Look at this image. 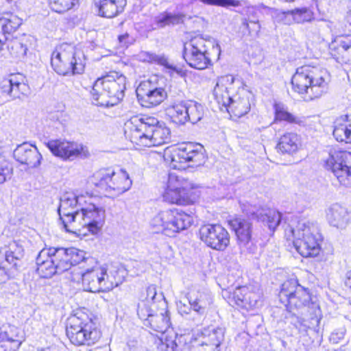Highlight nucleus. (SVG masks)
<instances>
[{
  "instance_id": "1",
  "label": "nucleus",
  "mask_w": 351,
  "mask_h": 351,
  "mask_svg": "<svg viewBox=\"0 0 351 351\" xmlns=\"http://www.w3.org/2000/svg\"><path fill=\"white\" fill-rule=\"evenodd\" d=\"M126 138L142 147L159 146L170 141L171 131L165 123L147 115L131 117L125 123Z\"/></svg>"
},
{
  "instance_id": "2",
  "label": "nucleus",
  "mask_w": 351,
  "mask_h": 351,
  "mask_svg": "<svg viewBox=\"0 0 351 351\" xmlns=\"http://www.w3.org/2000/svg\"><path fill=\"white\" fill-rule=\"evenodd\" d=\"M330 75L325 69L304 65L297 69L291 79L293 90L305 101L321 97L328 90Z\"/></svg>"
},
{
  "instance_id": "3",
  "label": "nucleus",
  "mask_w": 351,
  "mask_h": 351,
  "mask_svg": "<svg viewBox=\"0 0 351 351\" xmlns=\"http://www.w3.org/2000/svg\"><path fill=\"white\" fill-rule=\"evenodd\" d=\"M80 273L82 287L84 291L98 293L112 290L122 282L124 271L121 269L107 272L104 265H100L93 257L86 258Z\"/></svg>"
},
{
  "instance_id": "4",
  "label": "nucleus",
  "mask_w": 351,
  "mask_h": 351,
  "mask_svg": "<svg viewBox=\"0 0 351 351\" xmlns=\"http://www.w3.org/2000/svg\"><path fill=\"white\" fill-rule=\"evenodd\" d=\"M285 236L287 240L292 241L297 252L303 257L317 256L321 251V235L313 223L300 220L295 226L288 225Z\"/></svg>"
},
{
  "instance_id": "5",
  "label": "nucleus",
  "mask_w": 351,
  "mask_h": 351,
  "mask_svg": "<svg viewBox=\"0 0 351 351\" xmlns=\"http://www.w3.org/2000/svg\"><path fill=\"white\" fill-rule=\"evenodd\" d=\"M126 77L117 72H110L94 83L91 95L93 104L99 106H112L124 97Z\"/></svg>"
},
{
  "instance_id": "6",
  "label": "nucleus",
  "mask_w": 351,
  "mask_h": 351,
  "mask_svg": "<svg viewBox=\"0 0 351 351\" xmlns=\"http://www.w3.org/2000/svg\"><path fill=\"white\" fill-rule=\"evenodd\" d=\"M91 182L100 191L112 197L119 196L128 191L132 182L126 171L101 169L92 176Z\"/></svg>"
},
{
  "instance_id": "7",
  "label": "nucleus",
  "mask_w": 351,
  "mask_h": 351,
  "mask_svg": "<svg viewBox=\"0 0 351 351\" xmlns=\"http://www.w3.org/2000/svg\"><path fill=\"white\" fill-rule=\"evenodd\" d=\"M82 53L67 43L56 47L51 56V64L59 75H69L80 74L84 69Z\"/></svg>"
},
{
  "instance_id": "8",
  "label": "nucleus",
  "mask_w": 351,
  "mask_h": 351,
  "mask_svg": "<svg viewBox=\"0 0 351 351\" xmlns=\"http://www.w3.org/2000/svg\"><path fill=\"white\" fill-rule=\"evenodd\" d=\"M66 335L76 346H92L101 338V334L86 315H74L68 319Z\"/></svg>"
},
{
  "instance_id": "9",
  "label": "nucleus",
  "mask_w": 351,
  "mask_h": 351,
  "mask_svg": "<svg viewBox=\"0 0 351 351\" xmlns=\"http://www.w3.org/2000/svg\"><path fill=\"white\" fill-rule=\"evenodd\" d=\"M164 158L175 169H185L186 163H189L188 167H197L205 162L202 146L192 143H184L167 148Z\"/></svg>"
},
{
  "instance_id": "10",
  "label": "nucleus",
  "mask_w": 351,
  "mask_h": 351,
  "mask_svg": "<svg viewBox=\"0 0 351 351\" xmlns=\"http://www.w3.org/2000/svg\"><path fill=\"white\" fill-rule=\"evenodd\" d=\"M86 199H93L88 192H66L61 197L58 213L66 232L77 233L79 226L77 225V214L80 213Z\"/></svg>"
},
{
  "instance_id": "11",
  "label": "nucleus",
  "mask_w": 351,
  "mask_h": 351,
  "mask_svg": "<svg viewBox=\"0 0 351 351\" xmlns=\"http://www.w3.org/2000/svg\"><path fill=\"white\" fill-rule=\"evenodd\" d=\"M193 223V216L178 209L160 211L151 221V225L157 232L169 237L189 228Z\"/></svg>"
},
{
  "instance_id": "12",
  "label": "nucleus",
  "mask_w": 351,
  "mask_h": 351,
  "mask_svg": "<svg viewBox=\"0 0 351 351\" xmlns=\"http://www.w3.org/2000/svg\"><path fill=\"white\" fill-rule=\"evenodd\" d=\"M210 40L202 36L192 37L184 44L183 58L192 68L202 70L210 64L211 60L208 52Z\"/></svg>"
},
{
  "instance_id": "13",
  "label": "nucleus",
  "mask_w": 351,
  "mask_h": 351,
  "mask_svg": "<svg viewBox=\"0 0 351 351\" xmlns=\"http://www.w3.org/2000/svg\"><path fill=\"white\" fill-rule=\"evenodd\" d=\"M224 330L221 328L206 327L190 335L189 348L194 351H220Z\"/></svg>"
},
{
  "instance_id": "14",
  "label": "nucleus",
  "mask_w": 351,
  "mask_h": 351,
  "mask_svg": "<svg viewBox=\"0 0 351 351\" xmlns=\"http://www.w3.org/2000/svg\"><path fill=\"white\" fill-rule=\"evenodd\" d=\"M46 147L56 157L63 161H73L77 158H87L90 152L87 146L75 141L51 139L45 142Z\"/></svg>"
},
{
  "instance_id": "15",
  "label": "nucleus",
  "mask_w": 351,
  "mask_h": 351,
  "mask_svg": "<svg viewBox=\"0 0 351 351\" xmlns=\"http://www.w3.org/2000/svg\"><path fill=\"white\" fill-rule=\"evenodd\" d=\"M193 189V184L189 180L171 173L169 174L162 197L165 202L171 204H186Z\"/></svg>"
},
{
  "instance_id": "16",
  "label": "nucleus",
  "mask_w": 351,
  "mask_h": 351,
  "mask_svg": "<svg viewBox=\"0 0 351 351\" xmlns=\"http://www.w3.org/2000/svg\"><path fill=\"white\" fill-rule=\"evenodd\" d=\"M91 199H86V202L82 207L80 213L77 214V225L79 230L87 228L92 234H97L102 228L106 217V210L95 205Z\"/></svg>"
},
{
  "instance_id": "17",
  "label": "nucleus",
  "mask_w": 351,
  "mask_h": 351,
  "mask_svg": "<svg viewBox=\"0 0 351 351\" xmlns=\"http://www.w3.org/2000/svg\"><path fill=\"white\" fill-rule=\"evenodd\" d=\"M328 169L332 171L339 182L343 185L351 183V153L343 150H331L325 162Z\"/></svg>"
},
{
  "instance_id": "18",
  "label": "nucleus",
  "mask_w": 351,
  "mask_h": 351,
  "mask_svg": "<svg viewBox=\"0 0 351 351\" xmlns=\"http://www.w3.org/2000/svg\"><path fill=\"white\" fill-rule=\"evenodd\" d=\"M136 91L138 101L146 108L158 106L167 97V92L159 86L156 76L141 82Z\"/></svg>"
},
{
  "instance_id": "19",
  "label": "nucleus",
  "mask_w": 351,
  "mask_h": 351,
  "mask_svg": "<svg viewBox=\"0 0 351 351\" xmlns=\"http://www.w3.org/2000/svg\"><path fill=\"white\" fill-rule=\"evenodd\" d=\"M200 240L208 247L223 251L230 243V236L228 231L219 224H205L199 230Z\"/></svg>"
},
{
  "instance_id": "20",
  "label": "nucleus",
  "mask_w": 351,
  "mask_h": 351,
  "mask_svg": "<svg viewBox=\"0 0 351 351\" xmlns=\"http://www.w3.org/2000/svg\"><path fill=\"white\" fill-rule=\"evenodd\" d=\"M52 258L58 269V274H62L71 266L83 263L86 253L75 247H49Z\"/></svg>"
},
{
  "instance_id": "21",
  "label": "nucleus",
  "mask_w": 351,
  "mask_h": 351,
  "mask_svg": "<svg viewBox=\"0 0 351 351\" xmlns=\"http://www.w3.org/2000/svg\"><path fill=\"white\" fill-rule=\"evenodd\" d=\"M223 296L230 306L247 310L258 306L261 302L260 294L246 287H237L232 293L226 291Z\"/></svg>"
},
{
  "instance_id": "22",
  "label": "nucleus",
  "mask_w": 351,
  "mask_h": 351,
  "mask_svg": "<svg viewBox=\"0 0 351 351\" xmlns=\"http://www.w3.org/2000/svg\"><path fill=\"white\" fill-rule=\"evenodd\" d=\"M253 99L252 93L244 88H239L237 93L232 95L228 112L230 116L241 117L249 112Z\"/></svg>"
},
{
  "instance_id": "23",
  "label": "nucleus",
  "mask_w": 351,
  "mask_h": 351,
  "mask_svg": "<svg viewBox=\"0 0 351 351\" xmlns=\"http://www.w3.org/2000/svg\"><path fill=\"white\" fill-rule=\"evenodd\" d=\"M234 80V77L231 75L221 76L218 78L214 88L213 95L221 111L228 110L232 101V95H230V92L233 88Z\"/></svg>"
},
{
  "instance_id": "24",
  "label": "nucleus",
  "mask_w": 351,
  "mask_h": 351,
  "mask_svg": "<svg viewBox=\"0 0 351 351\" xmlns=\"http://www.w3.org/2000/svg\"><path fill=\"white\" fill-rule=\"evenodd\" d=\"M13 156L16 161L29 168L38 167L42 160V155L37 147L27 143L18 145L14 150Z\"/></svg>"
},
{
  "instance_id": "25",
  "label": "nucleus",
  "mask_w": 351,
  "mask_h": 351,
  "mask_svg": "<svg viewBox=\"0 0 351 351\" xmlns=\"http://www.w3.org/2000/svg\"><path fill=\"white\" fill-rule=\"evenodd\" d=\"M275 120L284 121L289 123L296 124L302 127L313 128L319 122L318 117H298L294 115L287 110V108L282 104L274 105Z\"/></svg>"
},
{
  "instance_id": "26",
  "label": "nucleus",
  "mask_w": 351,
  "mask_h": 351,
  "mask_svg": "<svg viewBox=\"0 0 351 351\" xmlns=\"http://www.w3.org/2000/svg\"><path fill=\"white\" fill-rule=\"evenodd\" d=\"M311 300V298L309 291L301 286L298 287V291L289 298L287 304H285V306L289 311L307 307L308 309L312 310V314L315 317H317L319 313V308L316 303H310Z\"/></svg>"
},
{
  "instance_id": "27",
  "label": "nucleus",
  "mask_w": 351,
  "mask_h": 351,
  "mask_svg": "<svg viewBox=\"0 0 351 351\" xmlns=\"http://www.w3.org/2000/svg\"><path fill=\"white\" fill-rule=\"evenodd\" d=\"M330 49L338 62L351 64V35L337 37L331 44Z\"/></svg>"
},
{
  "instance_id": "28",
  "label": "nucleus",
  "mask_w": 351,
  "mask_h": 351,
  "mask_svg": "<svg viewBox=\"0 0 351 351\" xmlns=\"http://www.w3.org/2000/svg\"><path fill=\"white\" fill-rule=\"evenodd\" d=\"M186 297L191 309L199 315H204L207 307L212 303L210 295L197 287L191 288Z\"/></svg>"
},
{
  "instance_id": "29",
  "label": "nucleus",
  "mask_w": 351,
  "mask_h": 351,
  "mask_svg": "<svg viewBox=\"0 0 351 351\" xmlns=\"http://www.w3.org/2000/svg\"><path fill=\"white\" fill-rule=\"evenodd\" d=\"M49 247H45L36 258L37 273L41 278H47L58 274V269Z\"/></svg>"
},
{
  "instance_id": "30",
  "label": "nucleus",
  "mask_w": 351,
  "mask_h": 351,
  "mask_svg": "<svg viewBox=\"0 0 351 351\" xmlns=\"http://www.w3.org/2000/svg\"><path fill=\"white\" fill-rule=\"evenodd\" d=\"M22 343V337L19 329L13 326H8L0 332V351H16Z\"/></svg>"
},
{
  "instance_id": "31",
  "label": "nucleus",
  "mask_w": 351,
  "mask_h": 351,
  "mask_svg": "<svg viewBox=\"0 0 351 351\" xmlns=\"http://www.w3.org/2000/svg\"><path fill=\"white\" fill-rule=\"evenodd\" d=\"M229 225L234 231L239 245L245 247L252 237V223L248 219L234 218L229 221Z\"/></svg>"
},
{
  "instance_id": "32",
  "label": "nucleus",
  "mask_w": 351,
  "mask_h": 351,
  "mask_svg": "<svg viewBox=\"0 0 351 351\" xmlns=\"http://www.w3.org/2000/svg\"><path fill=\"white\" fill-rule=\"evenodd\" d=\"M301 147L300 135L295 132H286L279 138L276 149L281 154L292 155L298 152Z\"/></svg>"
},
{
  "instance_id": "33",
  "label": "nucleus",
  "mask_w": 351,
  "mask_h": 351,
  "mask_svg": "<svg viewBox=\"0 0 351 351\" xmlns=\"http://www.w3.org/2000/svg\"><path fill=\"white\" fill-rule=\"evenodd\" d=\"M328 223L337 228H345L349 221L348 213L346 208L339 204L331 205L326 211Z\"/></svg>"
},
{
  "instance_id": "34",
  "label": "nucleus",
  "mask_w": 351,
  "mask_h": 351,
  "mask_svg": "<svg viewBox=\"0 0 351 351\" xmlns=\"http://www.w3.org/2000/svg\"><path fill=\"white\" fill-rule=\"evenodd\" d=\"M22 19L16 15L0 18V51L8 40V36L21 25Z\"/></svg>"
},
{
  "instance_id": "35",
  "label": "nucleus",
  "mask_w": 351,
  "mask_h": 351,
  "mask_svg": "<svg viewBox=\"0 0 351 351\" xmlns=\"http://www.w3.org/2000/svg\"><path fill=\"white\" fill-rule=\"evenodd\" d=\"M333 128L332 134L337 141L351 144V114L337 118Z\"/></svg>"
},
{
  "instance_id": "36",
  "label": "nucleus",
  "mask_w": 351,
  "mask_h": 351,
  "mask_svg": "<svg viewBox=\"0 0 351 351\" xmlns=\"http://www.w3.org/2000/svg\"><path fill=\"white\" fill-rule=\"evenodd\" d=\"M126 0H99L95 2L99 14L103 17L113 18L123 12Z\"/></svg>"
},
{
  "instance_id": "37",
  "label": "nucleus",
  "mask_w": 351,
  "mask_h": 351,
  "mask_svg": "<svg viewBox=\"0 0 351 351\" xmlns=\"http://www.w3.org/2000/svg\"><path fill=\"white\" fill-rule=\"evenodd\" d=\"M145 326H149L156 332L165 333L170 326L169 311L165 308L159 313H154L145 322Z\"/></svg>"
},
{
  "instance_id": "38",
  "label": "nucleus",
  "mask_w": 351,
  "mask_h": 351,
  "mask_svg": "<svg viewBox=\"0 0 351 351\" xmlns=\"http://www.w3.org/2000/svg\"><path fill=\"white\" fill-rule=\"evenodd\" d=\"M167 113L172 122L183 125L186 122V100L174 101L167 108Z\"/></svg>"
},
{
  "instance_id": "39",
  "label": "nucleus",
  "mask_w": 351,
  "mask_h": 351,
  "mask_svg": "<svg viewBox=\"0 0 351 351\" xmlns=\"http://www.w3.org/2000/svg\"><path fill=\"white\" fill-rule=\"evenodd\" d=\"M139 61L149 63H155L165 66V68L174 71L177 73L182 72V70L178 69L173 64L169 62L168 58L164 55H156L148 51H141L137 55Z\"/></svg>"
},
{
  "instance_id": "40",
  "label": "nucleus",
  "mask_w": 351,
  "mask_h": 351,
  "mask_svg": "<svg viewBox=\"0 0 351 351\" xmlns=\"http://www.w3.org/2000/svg\"><path fill=\"white\" fill-rule=\"evenodd\" d=\"M22 84L18 80L17 76L10 75L0 81V90L12 99L19 97Z\"/></svg>"
},
{
  "instance_id": "41",
  "label": "nucleus",
  "mask_w": 351,
  "mask_h": 351,
  "mask_svg": "<svg viewBox=\"0 0 351 351\" xmlns=\"http://www.w3.org/2000/svg\"><path fill=\"white\" fill-rule=\"evenodd\" d=\"M190 334L176 335L174 338H166L162 341L160 349L162 351H181L189 344Z\"/></svg>"
},
{
  "instance_id": "42",
  "label": "nucleus",
  "mask_w": 351,
  "mask_h": 351,
  "mask_svg": "<svg viewBox=\"0 0 351 351\" xmlns=\"http://www.w3.org/2000/svg\"><path fill=\"white\" fill-rule=\"evenodd\" d=\"M281 17L291 16L294 22L304 23L311 22L314 19L313 12L307 8H296L291 10L281 12L279 13Z\"/></svg>"
},
{
  "instance_id": "43",
  "label": "nucleus",
  "mask_w": 351,
  "mask_h": 351,
  "mask_svg": "<svg viewBox=\"0 0 351 351\" xmlns=\"http://www.w3.org/2000/svg\"><path fill=\"white\" fill-rule=\"evenodd\" d=\"M204 115V106L193 100H186V122L189 121L193 124L199 122Z\"/></svg>"
},
{
  "instance_id": "44",
  "label": "nucleus",
  "mask_w": 351,
  "mask_h": 351,
  "mask_svg": "<svg viewBox=\"0 0 351 351\" xmlns=\"http://www.w3.org/2000/svg\"><path fill=\"white\" fill-rule=\"evenodd\" d=\"M300 287L301 285L295 279H290L284 282L279 293V299L281 303L284 305L287 304L289 298L298 291V287Z\"/></svg>"
},
{
  "instance_id": "45",
  "label": "nucleus",
  "mask_w": 351,
  "mask_h": 351,
  "mask_svg": "<svg viewBox=\"0 0 351 351\" xmlns=\"http://www.w3.org/2000/svg\"><path fill=\"white\" fill-rule=\"evenodd\" d=\"M23 256V248L18 242L13 241L9 244V251L6 252V261L14 267H17L16 261Z\"/></svg>"
},
{
  "instance_id": "46",
  "label": "nucleus",
  "mask_w": 351,
  "mask_h": 351,
  "mask_svg": "<svg viewBox=\"0 0 351 351\" xmlns=\"http://www.w3.org/2000/svg\"><path fill=\"white\" fill-rule=\"evenodd\" d=\"M184 21V15L172 14L164 12L156 17V22L158 27H163L166 25L179 24Z\"/></svg>"
},
{
  "instance_id": "47",
  "label": "nucleus",
  "mask_w": 351,
  "mask_h": 351,
  "mask_svg": "<svg viewBox=\"0 0 351 351\" xmlns=\"http://www.w3.org/2000/svg\"><path fill=\"white\" fill-rule=\"evenodd\" d=\"M10 53L19 59H23L27 53V47L18 40L11 41L8 45Z\"/></svg>"
},
{
  "instance_id": "48",
  "label": "nucleus",
  "mask_w": 351,
  "mask_h": 351,
  "mask_svg": "<svg viewBox=\"0 0 351 351\" xmlns=\"http://www.w3.org/2000/svg\"><path fill=\"white\" fill-rule=\"evenodd\" d=\"M281 214L276 210H269L263 216V221L270 230L274 231L280 224Z\"/></svg>"
},
{
  "instance_id": "49",
  "label": "nucleus",
  "mask_w": 351,
  "mask_h": 351,
  "mask_svg": "<svg viewBox=\"0 0 351 351\" xmlns=\"http://www.w3.org/2000/svg\"><path fill=\"white\" fill-rule=\"evenodd\" d=\"M156 306H152V304L148 303L147 301H141L138 304L137 314L141 319L143 321L144 325L148 321V319L152 316L153 308Z\"/></svg>"
},
{
  "instance_id": "50",
  "label": "nucleus",
  "mask_w": 351,
  "mask_h": 351,
  "mask_svg": "<svg viewBox=\"0 0 351 351\" xmlns=\"http://www.w3.org/2000/svg\"><path fill=\"white\" fill-rule=\"evenodd\" d=\"M163 300V295L161 293H158L156 287L155 285H149L146 290V296L142 301H147L148 303L152 304V306H156V303L160 302L162 305L166 304Z\"/></svg>"
},
{
  "instance_id": "51",
  "label": "nucleus",
  "mask_w": 351,
  "mask_h": 351,
  "mask_svg": "<svg viewBox=\"0 0 351 351\" xmlns=\"http://www.w3.org/2000/svg\"><path fill=\"white\" fill-rule=\"evenodd\" d=\"M75 0H49L52 10L61 13L70 10L74 5Z\"/></svg>"
},
{
  "instance_id": "52",
  "label": "nucleus",
  "mask_w": 351,
  "mask_h": 351,
  "mask_svg": "<svg viewBox=\"0 0 351 351\" xmlns=\"http://www.w3.org/2000/svg\"><path fill=\"white\" fill-rule=\"evenodd\" d=\"M12 169L7 160L0 156V184L3 183L10 176Z\"/></svg>"
},
{
  "instance_id": "53",
  "label": "nucleus",
  "mask_w": 351,
  "mask_h": 351,
  "mask_svg": "<svg viewBox=\"0 0 351 351\" xmlns=\"http://www.w3.org/2000/svg\"><path fill=\"white\" fill-rule=\"evenodd\" d=\"M204 3L215 5L219 6H237L239 1L237 0H200Z\"/></svg>"
},
{
  "instance_id": "54",
  "label": "nucleus",
  "mask_w": 351,
  "mask_h": 351,
  "mask_svg": "<svg viewBox=\"0 0 351 351\" xmlns=\"http://www.w3.org/2000/svg\"><path fill=\"white\" fill-rule=\"evenodd\" d=\"M346 334V329L341 328L332 332L330 340L334 343H337L341 339H343Z\"/></svg>"
},
{
  "instance_id": "55",
  "label": "nucleus",
  "mask_w": 351,
  "mask_h": 351,
  "mask_svg": "<svg viewBox=\"0 0 351 351\" xmlns=\"http://www.w3.org/2000/svg\"><path fill=\"white\" fill-rule=\"evenodd\" d=\"M129 38H130L129 34L127 33L120 35L118 37V40H119L121 47H128V45L130 43Z\"/></svg>"
},
{
  "instance_id": "56",
  "label": "nucleus",
  "mask_w": 351,
  "mask_h": 351,
  "mask_svg": "<svg viewBox=\"0 0 351 351\" xmlns=\"http://www.w3.org/2000/svg\"><path fill=\"white\" fill-rule=\"evenodd\" d=\"M178 308L181 314H188L189 311L191 308V306L188 307L184 304H182L181 302L178 304Z\"/></svg>"
},
{
  "instance_id": "57",
  "label": "nucleus",
  "mask_w": 351,
  "mask_h": 351,
  "mask_svg": "<svg viewBox=\"0 0 351 351\" xmlns=\"http://www.w3.org/2000/svg\"><path fill=\"white\" fill-rule=\"evenodd\" d=\"M8 279V275L3 267H0V284L5 282Z\"/></svg>"
},
{
  "instance_id": "58",
  "label": "nucleus",
  "mask_w": 351,
  "mask_h": 351,
  "mask_svg": "<svg viewBox=\"0 0 351 351\" xmlns=\"http://www.w3.org/2000/svg\"><path fill=\"white\" fill-rule=\"evenodd\" d=\"M345 284L347 287L351 289V271L347 274L346 280Z\"/></svg>"
},
{
  "instance_id": "59",
  "label": "nucleus",
  "mask_w": 351,
  "mask_h": 351,
  "mask_svg": "<svg viewBox=\"0 0 351 351\" xmlns=\"http://www.w3.org/2000/svg\"><path fill=\"white\" fill-rule=\"evenodd\" d=\"M346 21L351 26V10H349L346 15Z\"/></svg>"
},
{
  "instance_id": "60",
  "label": "nucleus",
  "mask_w": 351,
  "mask_h": 351,
  "mask_svg": "<svg viewBox=\"0 0 351 351\" xmlns=\"http://www.w3.org/2000/svg\"><path fill=\"white\" fill-rule=\"evenodd\" d=\"M213 49H215L218 52V56L220 54V46L218 43H216L215 45H213Z\"/></svg>"
},
{
  "instance_id": "61",
  "label": "nucleus",
  "mask_w": 351,
  "mask_h": 351,
  "mask_svg": "<svg viewBox=\"0 0 351 351\" xmlns=\"http://www.w3.org/2000/svg\"><path fill=\"white\" fill-rule=\"evenodd\" d=\"M252 23V25H254V26H256V27H257L258 29H259V25H258V23Z\"/></svg>"
},
{
  "instance_id": "62",
  "label": "nucleus",
  "mask_w": 351,
  "mask_h": 351,
  "mask_svg": "<svg viewBox=\"0 0 351 351\" xmlns=\"http://www.w3.org/2000/svg\"><path fill=\"white\" fill-rule=\"evenodd\" d=\"M262 7H263L264 9L271 10V8H269L268 7L265 6V5H262Z\"/></svg>"
},
{
  "instance_id": "63",
  "label": "nucleus",
  "mask_w": 351,
  "mask_h": 351,
  "mask_svg": "<svg viewBox=\"0 0 351 351\" xmlns=\"http://www.w3.org/2000/svg\"><path fill=\"white\" fill-rule=\"evenodd\" d=\"M246 25H247V27L248 29H250V24H249V23H247V24H246Z\"/></svg>"
},
{
  "instance_id": "64",
  "label": "nucleus",
  "mask_w": 351,
  "mask_h": 351,
  "mask_svg": "<svg viewBox=\"0 0 351 351\" xmlns=\"http://www.w3.org/2000/svg\"><path fill=\"white\" fill-rule=\"evenodd\" d=\"M285 1H290V2H291V1H293L294 0H285Z\"/></svg>"
}]
</instances>
